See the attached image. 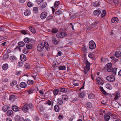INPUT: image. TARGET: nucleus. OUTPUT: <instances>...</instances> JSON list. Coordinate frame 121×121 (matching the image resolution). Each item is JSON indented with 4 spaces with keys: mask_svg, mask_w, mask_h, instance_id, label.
<instances>
[{
    "mask_svg": "<svg viewBox=\"0 0 121 121\" xmlns=\"http://www.w3.org/2000/svg\"><path fill=\"white\" fill-rule=\"evenodd\" d=\"M22 110L25 112H31L34 110V105L31 103H26L23 106Z\"/></svg>",
    "mask_w": 121,
    "mask_h": 121,
    "instance_id": "1",
    "label": "nucleus"
},
{
    "mask_svg": "<svg viewBox=\"0 0 121 121\" xmlns=\"http://www.w3.org/2000/svg\"><path fill=\"white\" fill-rule=\"evenodd\" d=\"M44 49H46L48 51H49L50 50L49 44L47 42H45L44 44L41 43L38 45L37 50L38 51L41 52Z\"/></svg>",
    "mask_w": 121,
    "mask_h": 121,
    "instance_id": "2",
    "label": "nucleus"
},
{
    "mask_svg": "<svg viewBox=\"0 0 121 121\" xmlns=\"http://www.w3.org/2000/svg\"><path fill=\"white\" fill-rule=\"evenodd\" d=\"M85 64L86 66L84 67V72L85 74H86L90 69V64L87 60L86 61Z\"/></svg>",
    "mask_w": 121,
    "mask_h": 121,
    "instance_id": "3",
    "label": "nucleus"
},
{
    "mask_svg": "<svg viewBox=\"0 0 121 121\" xmlns=\"http://www.w3.org/2000/svg\"><path fill=\"white\" fill-rule=\"evenodd\" d=\"M96 47V44L92 40L89 43V48L91 49H95Z\"/></svg>",
    "mask_w": 121,
    "mask_h": 121,
    "instance_id": "4",
    "label": "nucleus"
},
{
    "mask_svg": "<svg viewBox=\"0 0 121 121\" xmlns=\"http://www.w3.org/2000/svg\"><path fill=\"white\" fill-rule=\"evenodd\" d=\"M106 79L108 81L112 82L115 80V77L113 76H108L106 77Z\"/></svg>",
    "mask_w": 121,
    "mask_h": 121,
    "instance_id": "5",
    "label": "nucleus"
},
{
    "mask_svg": "<svg viewBox=\"0 0 121 121\" xmlns=\"http://www.w3.org/2000/svg\"><path fill=\"white\" fill-rule=\"evenodd\" d=\"M96 81L97 84L99 85H102L104 84L103 81L99 77L97 78Z\"/></svg>",
    "mask_w": 121,
    "mask_h": 121,
    "instance_id": "6",
    "label": "nucleus"
},
{
    "mask_svg": "<svg viewBox=\"0 0 121 121\" xmlns=\"http://www.w3.org/2000/svg\"><path fill=\"white\" fill-rule=\"evenodd\" d=\"M47 15V13L45 12H44L41 13L40 16V17L41 19H45Z\"/></svg>",
    "mask_w": 121,
    "mask_h": 121,
    "instance_id": "7",
    "label": "nucleus"
},
{
    "mask_svg": "<svg viewBox=\"0 0 121 121\" xmlns=\"http://www.w3.org/2000/svg\"><path fill=\"white\" fill-rule=\"evenodd\" d=\"M12 108L13 111L15 112L19 111V108L16 105H13L12 107Z\"/></svg>",
    "mask_w": 121,
    "mask_h": 121,
    "instance_id": "8",
    "label": "nucleus"
},
{
    "mask_svg": "<svg viewBox=\"0 0 121 121\" xmlns=\"http://www.w3.org/2000/svg\"><path fill=\"white\" fill-rule=\"evenodd\" d=\"M21 60L23 61H24L26 60V58L24 54H22L20 56Z\"/></svg>",
    "mask_w": 121,
    "mask_h": 121,
    "instance_id": "9",
    "label": "nucleus"
},
{
    "mask_svg": "<svg viewBox=\"0 0 121 121\" xmlns=\"http://www.w3.org/2000/svg\"><path fill=\"white\" fill-rule=\"evenodd\" d=\"M19 86L21 87L25 88L27 86V84L25 82H22L20 83Z\"/></svg>",
    "mask_w": 121,
    "mask_h": 121,
    "instance_id": "10",
    "label": "nucleus"
},
{
    "mask_svg": "<svg viewBox=\"0 0 121 121\" xmlns=\"http://www.w3.org/2000/svg\"><path fill=\"white\" fill-rule=\"evenodd\" d=\"M13 112L12 110H9L7 112V115L8 116H12L13 115Z\"/></svg>",
    "mask_w": 121,
    "mask_h": 121,
    "instance_id": "11",
    "label": "nucleus"
},
{
    "mask_svg": "<svg viewBox=\"0 0 121 121\" xmlns=\"http://www.w3.org/2000/svg\"><path fill=\"white\" fill-rule=\"evenodd\" d=\"M10 107L7 105L4 106L2 108V110L4 112L6 111L10 108Z\"/></svg>",
    "mask_w": 121,
    "mask_h": 121,
    "instance_id": "12",
    "label": "nucleus"
},
{
    "mask_svg": "<svg viewBox=\"0 0 121 121\" xmlns=\"http://www.w3.org/2000/svg\"><path fill=\"white\" fill-rule=\"evenodd\" d=\"M101 12L100 10L98 9L95 10L94 12V13L95 15L98 16L100 14Z\"/></svg>",
    "mask_w": 121,
    "mask_h": 121,
    "instance_id": "13",
    "label": "nucleus"
},
{
    "mask_svg": "<svg viewBox=\"0 0 121 121\" xmlns=\"http://www.w3.org/2000/svg\"><path fill=\"white\" fill-rule=\"evenodd\" d=\"M115 55L117 58L120 57L121 56V52L119 51H117L115 52Z\"/></svg>",
    "mask_w": 121,
    "mask_h": 121,
    "instance_id": "14",
    "label": "nucleus"
},
{
    "mask_svg": "<svg viewBox=\"0 0 121 121\" xmlns=\"http://www.w3.org/2000/svg\"><path fill=\"white\" fill-rule=\"evenodd\" d=\"M47 5V3L46 2H43L41 3L40 4V7L42 9L45 8Z\"/></svg>",
    "mask_w": 121,
    "mask_h": 121,
    "instance_id": "15",
    "label": "nucleus"
},
{
    "mask_svg": "<svg viewBox=\"0 0 121 121\" xmlns=\"http://www.w3.org/2000/svg\"><path fill=\"white\" fill-rule=\"evenodd\" d=\"M118 21V18L116 17L113 18L111 20V22L112 23L115 22L117 23Z\"/></svg>",
    "mask_w": 121,
    "mask_h": 121,
    "instance_id": "16",
    "label": "nucleus"
},
{
    "mask_svg": "<svg viewBox=\"0 0 121 121\" xmlns=\"http://www.w3.org/2000/svg\"><path fill=\"white\" fill-rule=\"evenodd\" d=\"M52 42L54 44L56 45L57 44L58 41L55 37L52 38Z\"/></svg>",
    "mask_w": 121,
    "mask_h": 121,
    "instance_id": "17",
    "label": "nucleus"
},
{
    "mask_svg": "<svg viewBox=\"0 0 121 121\" xmlns=\"http://www.w3.org/2000/svg\"><path fill=\"white\" fill-rule=\"evenodd\" d=\"M117 70V69L116 68L112 69V71L111 72L113 75H115L116 74Z\"/></svg>",
    "mask_w": 121,
    "mask_h": 121,
    "instance_id": "18",
    "label": "nucleus"
},
{
    "mask_svg": "<svg viewBox=\"0 0 121 121\" xmlns=\"http://www.w3.org/2000/svg\"><path fill=\"white\" fill-rule=\"evenodd\" d=\"M54 109L56 112H58L60 110L59 106L58 105H55L54 107Z\"/></svg>",
    "mask_w": 121,
    "mask_h": 121,
    "instance_id": "19",
    "label": "nucleus"
},
{
    "mask_svg": "<svg viewBox=\"0 0 121 121\" xmlns=\"http://www.w3.org/2000/svg\"><path fill=\"white\" fill-rule=\"evenodd\" d=\"M62 99L65 101H67L68 99V96L66 95H63L62 96Z\"/></svg>",
    "mask_w": 121,
    "mask_h": 121,
    "instance_id": "20",
    "label": "nucleus"
},
{
    "mask_svg": "<svg viewBox=\"0 0 121 121\" xmlns=\"http://www.w3.org/2000/svg\"><path fill=\"white\" fill-rule=\"evenodd\" d=\"M31 13L29 10H26L24 12L25 15L26 16H28L30 15Z\"/></svg>",
    "mask_w": 121,
    "mask_h": 121,
    "instance_id": "21",
    "label": "nucleus"
},
{
    "mask_svg": "<svg viewBox=\"0 0 121 121\" xmlns=\"http://www.w3.org/2000/svg\"><path fill=\"white\" fill-rule=\"evenodd\" d=\"M8 65L7 64H5L3 65L2 68L4 70H6L8 68Z\"/></svg>",
    "mask_w": 121,
    "mask_h": 121,
    "instance_id": "22",
    "label": "nucleus"
},
{
    "mask_svg": "<svg viewBox=\"0 0 121 121\" xmlns=\"http://www.w3.org/2000/svg\"><path fill=\"white\" fill-rule=\"evenodd\" d=\"M115 97L114 99L115 100H117L119 97L120 96V94L119 92L116 93L115 94Z\"/></svg>",
    "mask_w": 121,
    "mask_h": 121,
    "instance_id": "23",
    "label": "nucleus"
},
{
    "mask_svg": "<svg viewBox=\"0 0 121 121\" xmlns=\"http://www.w3.org/2000/svg\"><path fill=\"white\" fill-rule=\"evenodd\" d=\"M104 118L105 121H108L110 118V116L107 114H105L104 115Z\"/></svg>",
    "mask_w": 121,
    "mask_h": 121,
    "instance_id": "24",
    "label": "nucleus"
},
{
    "mask_svg": "<svg viewBox=\"0 0 121 121\" xmlns=\"http://www.w3.org/2000/svg\"><path fill=\"white\" fill-rule=\"evenodd\" d=\"M29 28L31 31L33 33H35L36 32L35 30L34 29L33 27L30 26L29 27Z\"/></svg>",
    "mask_w": 121,
    "mask_h": 121,
    "instance_id": "25",
    "label": "nucleus"
},
{
    "mask_svg": "<svg viewBox=\"0 0 121 121\" xmlns=\"http://www.w3.org/2000/svg\"><path fill=\"white\" fill-rule=\"evenodd\" d=\"M57 102L58 104L59 105H61L63 103V101L62 99L60 98H59L57 99Z\"/></svg>",
    "mask_w": 121,
    "mask_h": 121,
    "instance_id": "26",
    "label": "nucleus"
},
{
    "mask_svg": "<svg viewBox=\"0 0 121 121\" xmlns=\"http://www.w3.org/2000/svg\"><path fill=\"white\" fill-rule=\"evenodd\" d=\"M58 69L60 70H64L65 69L66 67L65 66H59Z\"/></svg>",
    "mask_w": 121,
    "mask_h": 121,
    "instance_id": "27",
    "label": "nucleus"
},
{
    "mask_svg": "<svg viewBox=\"0 0 121 121\" xmlns=\"http://www.w3.org/2000/svg\"><path fill=\"white\" fill-rule=\"evenodd\" d=\"M61 9H60L58 10L55 13L56 14V15H59L62 13L61 11Z\"/></svg>",
    "mask_w": 121,
    "mask_h": 121,
    "instance_id": "28",
    "label": "nucleus"
},
{
    "mask_svg": "<svg viewBox=\"0 0 121 121\" xmlns=\"http://www.w3.org/2000/svg\"><path fill=\"white\" fill-rule=\"evenodd\" d=\"M58 31V30L57 29L55 28H53L52 30V32L54 33H57Z\"/></svg>",
    "mask_w": 121,
    "mask_h": 121,
    "instance_id": "29",
    "label": "nucleus"
},
{
    "mask_svg": "<svg viewBox=\"0 0 121 121\" xmlns=\"http://www.w3.org/2000/svg\"><path fill=\"white\" fill-rule=\"evenodd\" d=\"M34 82L33 80H29L27 81V83L29 85H32Z\"/></svg>",
    "mask_w": 121,
    "mask_h": 121,
    "instance_id": "30",
    "label": "nucleus"
},
{
    "mask_svg": "<svg viewBox=\"0 0 121 121\" xmlns=\"http://www.w3.org/2000/svg\"><path fill=\"white\" fill-rule=\"evenodd\" d=\"M19 46L20 47H22L25 45L24 43L23 42H20L18 43Z\"/></svg>",
    "mask_w": 121,
    "mask_h": 121,
    "instance_id": "31",
    "label": "nucleus"
},
{
    "mask_svg": "<svg viewBox=\"0 0 121 121\" xmlns=\"http://www.w3.org/2000/svg\"><path fill=\"white\" fill-rule=\"evenodd\" d=\"M26 46L27 49H31L32 48V45L29 43H27L26 44Z\"/></svg>",
    "mask_w": 121,
    "mask_h": 121,
    "instance_id": "32",
    "label": "nucleus"
},
{
    "mask_svg": "<svg viewBox=\"0 0 121 121\" xmlns=\"http://www.w3.org/2000/svg\"><path fill=\"white\" fill-rule=\"evenodd\" d=\"M106 11L105 10H103L101 14L102 17H103L105 16L106 14Z\"/></svg>",
    "mask_w": 121,
    "mask_h": 121,
    "instance_id": "33",
    "label": "nucleus"
},
{
    "mask_svg": "<svg viewBox=\"0 0 121 121\" xmlns=\"http://www.w3.org/2000/svg\"><path fill=\"white\" fill-rule=\"evenodd\" d=\"M24 41L25 42L28 43L30 41V39L29 38L26 37L24 39Z\"/></svg>",
    "mask_w": 121,
    "mask_h": 121,
    "instance_id": "34",
    "label": "nucleus"
},
{
    "mask_svg": "<svg viewBox=\"0 0 121 121\" xmlns=\"http://www.w3.org/2000/svg\"><path fill=\"white\" fill-rule=\"evenodd\" d=\"M62 32H60L56 35V37L58 38L62 37Z\"/></svg>",
    "mask_w": 121,
    "mask_h": 121,
    "instance_id": "35",
    "label": "nucleus"
},
{
    "mask_svg": "<svg viewBox=\"0 0 121 121\" xmlns=\"http://www.w3.org/2000/svg\"><path fill=\"white\" fill-rule=\"evenodd\" d=\"M24 67L26 69H28L30 67V65L29 63H26L24 65Z\"/></svg>",
    "mask_w": 121,
    "mask_h": 121,
    "instance_id": "36",
    "label": "nucleus"
},
{
    "mask_svg": "<svg viewBox=\"0 0 121 121\" xmlns=\"http://www.w3.org/2000/svg\"><path fill=\"white\" fill-rule=\"evenodd\" d=\"M86 106L89 108H90L92 107L91 104L90 102H88L86 104Z\"/></svg>",
    "mask_w": 121,
    "mask_h": 121,
    "instance_id": "37",
    "label": "nucleus"
},
{
    "mask_svg": "<svg viewBox=\"0 0 121 121\" xmlns=\"http://www.w3.org/2000/svg\"><path fill=\"white\" fill-rule=\"evenodd\" d=\"M59 2L58 1H56L54 4V7H57L59 5Z\"/></svg>",
    "mask_w": 121,
    "mask_h": 121,
    "instance_id": "38",
    "label": "nucleus"
},
{
    "mask_svg": "<svg viewBox=\"0 0 121 121\" xmlns=\"http://www.w3.org/2000/svg\"><path fill=\"white\" fill-rule=\"evenodd\" d=\"M112 64L110 63H109L107 64L105 66V68H107V69L108 68H110L112 67H111Z\"/></svg>",
    "mask_w": 121,
    "mask_h": 121,
    "instance_id": "39",
    "label": "nucleus"
},
{
    "mask_svg": "<svg viewBox=\"0 0 121 121\" xmlns=\"http://www.w3.org/2000/svg\"><path fill=\"white\" fill-rule=\"evenodd\" d=\"M59 91V90L58 89H56L54 90L53 91V93L54 95H56Z\"/></svg>",
    "mask_w": 121,
    "mask_h": 121,
    "instance_id": "40",
    "label": "nucleus"
},
{
    "mask_svg": "<svg viewBox=\"0 0 121 121\" xmlns=\"http://www.w3.org/2000/svg\"><path fill=\"white\" fill-rule=\"evenodd\" d=\"M9 57L8 54H5L3 56V59L4 60H6Z\"/></svg>",
    "mask_w": 121,
    "mask_h": 121,
    "instance_id": "41",
    "label": "nucleus"
},
{
    "mask_svg": "<svg viewBox=\"0 0 121 121\" xmlns=\"http://www.w3.org/2000/svg\"><path fill=\"white\" fill-rule=\"evenodd\" d=\"M60 91L61 92H66L67 91V89L65 88H61L60 89Z\"/></svg>",
    "mask_w": 121,
    "mask_h": 121,
    "instance_id": "42",
    "label": "nucleus"
},
{
    "mask_svg": "<svg viewBox=\"0 0 121 121\" xmlns=\"http://www.w3.org/2000/svg\"><path fill=\"white\" fill-rule=\"evenodd\" d=\"M88 97L89 99H92L94 98V95L92 94H90L88 95Z\"/></svg>",
    "mask_w": 121,
    "mask_h": 121,
    "instance_id": "43",
    "label": "nucleus"
},
{
    "mask_svg": "<svg viewBox=\"0 0 121 121\" xmlns=\"http://www.w3.org/2000/svg\"><path fill=\"white\" fill-rule=\"evenodd\" d=\"M94 7H98L99 5V2H96L94 3L93 4Z\"/></svg>",
    "mask_w": 121,
    "mask_h": 121,
    "instance_id": "44",
    "label": "nucleus"
},
{
    "mask_svg": "<svg viewBox=\"0 0 121 121\" xmlns=\"http://www.w3.org/2000/svg\"><path fill=\"white\" fill-rule=\"evenodd\" d=\"M33 10L34 12L35 13L38 12V9L37 7H34L33 8Z\"/></svg>",
    "mask_w": 121,
    "mask_h": 121,
    "instance_id": "45",
    "label": "nucleus"
},
{
    "mask_svg": "<svg viewBox=\"0 0 121 121\" xmlns=\"http://www.w3.org/2000/svg\"><path fill=\"white\" fill-rule=\"evenodd\" d=\"M21 33L22 34L26 35L27 34L26 31L25 30H22L21 31Z\"/></svg>",
    "mask_w": 121,
    "mask_h": 121,
    "instance_id": "46",
    "label": "nucleus"
},
{
    "mask_svg": "<svg viewBox=\"0 0 121 121\" xmlns=\"http://www.w3.org/2000/svg\"><path fill=\"white\" fill-rule=\"evenodd\" d=\"M79 97L82 98H83L84 96V94L82 93H81L79 94Z\"/></svg>",
    "mask_w": 121,
    "mask_h": 121,
    "instance_id": "47",
    "label": "nucleus"
},
{
    "mask_svg": "<svg viewBox=\"0 0 121 121\" xmlns=\"http://www.w3.org/2000/svg\"><path fill=\"white\" fill-rule=\"evenodd\" d=\"M23 64V62L21 61L17 63V65L21 67Z\"/></svg>",
    "mask_w": 121,
    "mask_h": 121,
    "instance_id": "48",
    "label": "nucleus"
},
{
    "mask_svg": "<svg viewBox=\"0 0 121 121\" xmlns=\"http://www.w3.org/2000/svg\"><path fill=\"white\" fill-rule=\"evenodd\" d=\"M53 17V16L52 15H50L46 19L47 20H49L51 19H52Z\"/></svg>",
    "mask_w": 121,
    "mask_h": 121,
    "instance_id": "49",
    "label": "nucleus"
},
{
    "mask_svg": "<svg viewBox=\"0 0 121 121\" xmlns=\"http://www.w3.org/2000/svg\"><path fill=\"white\" fill-rule=\"evenodd\" d=\"M23 52L25 54H26L28 52L27 49L26 48H24L22 50Z\"/></svg>",
    "mask_w": 121,
    "mask_h": 121,
    "instance_id": "50",
    "label": "nucleus"
},
{
    "mask_svg": "<svg viewBox=\"0 0 121 121\" xmlns=\"http://www.w3.org/2000/svg\"><path fill=\"white\" fill-rule=\"evenodd\" d=\"M20 118V116L18 115H17L15 117V120L16 121H17Z\"/></svg>",
    "mask_w": 121,
    "mask_h": 121,
    "instance_id": "51",
    "label": "nucleus"
},
{
    "mask_svg": "<svg viewBox=\"0 0 121 121\" xmlns=\"http://www.w3.org/2000/svg\"><path fill=\"white\" fill-rule=\"evenodd\" d=\"M35 91V90L34 89H31L28 91V92L29 94H31L33 93V92L34 91Z\"/></svg>",
    "mask_w": 121,
    "mask_h": 121,
    "instance_id": "52",
    "label": "nucleus"
},
{
    "mask_svg": "<svg viewBox=\"0 0 121 121\" xmlns=\"http://www.w3.org/2000/svg\"><path fill=\"white\" fill-rule=\"evenodd\" d=\"M113 1L115 5H117L119 3V0H113Z\"/></svg>",
    "mask_w": 121,
    "mask_h": 121,
    "instance_id": "53",
    "label": "nucleus"
},
{
    "mask_svg": "<svg viewBox=\"0 0 121 121\" xmlns=\"http://www.w3.org/2000/svg\"><path fill=\"white\" fill-rule=\"evenodd\" d=\"M94 56V55L92 54H90L88 55V56L90 58L92 59L93 58V57Z\"/></svg>",
    "mask_w": 121,
    "mask_h": 121,
    "instance_id": "54",
    "label": "nucleus"
},
{
    "mask_svg": "<svg viewBox=\"0 0 121 121\" xmlns=\"http://www.w3.org/2000/svg\"><path fill=\"white\" fill-rule=\"evenodd\" d=\"M28 6L29 7H31L32 6V4L30 2H28L27 4Z\"/></svg>",
    "mask_w": 121,
    "mask_h": 121,
    "instance_id": "55",
    "label": "nucleus"
},
{
    "mask_svg": "<svg viewBox=\"0 0 121 121\" xmlns=\"http://www.w3.org/2000/svg\"><path fill=\"white\" fill-rule=\"evenodd\" d=\"M17 83V81H16V80L13 81L12 82V83L13 84V85H11V86H13L14 85H15Z\"/></svg>",
    "mask_w": 121,
    "mask_h": 121,
    "instance_id": "56",
    "label": "nucleus"
},
{
    "mask_svg": "<svg viewBox=\"0 0 121 121\" xmlns=\"http://www.w3.org/2000/svg\"><path fill=\"white\" fill-rule=\"evenodd\" d=\"M67 35V33L62 32V37H64L66 36Z\"/></svg>",
    "mask_w": 121,
    "mask_h": 121,
    "instance_id": "57",
    "label": "nucleus"
},
{
    "mask_svg": "<svg viewBox=\"0 0 121 121\" xmlns=\"http://www.w3.org/2000/svg\"><path fill=\"white\" fill-rule=\"evenodd\" d=\"M113 69V68L111 67L110 68H108L107 69V70L108 72H111V71H112V69Z\"/></svg>",
    "mask_w": 121,
    "mask_h": 121,
    "instance_id": "58",
    "label": "nucleus"
},
{
    "mask_svg": "<svg viewBox=\"0 0 121 121\" xmlns=\"http://www.w3.org/2000/svg\"><path fill=\"white\" fill-rule=\"evenodd\" d=\"M58 118L59 119V120H61L63 119V117L62 115H60L58 116Z\"/></svg>",
    "mask_w": 121,
    "mask_h": 121,
    "instance_id": "59",
    "label": "nucleus"
},
{
    "mask_svg": "<svg viewBox=\"0 0 121 121\" xmlns=\"http://www.w3.org/2000/svg\"><path fill=\"white\" fill-rule=\"evenodd\" d=\"M15 98V96L13 95H11L10 96V100H11L12 99H14Z\"/></svg>",
    "mask_w": 121,
    "mask_h": 121,
    "instance_id": "60",
    "label": "nucleus"
},
{
    "mask_svg": "<svg viewBox=\"0 0 121 121\" xmlns=\"http://www.w3.org/2000/svg\"><path fill=\"white\" fill-rule=\"evenodd\" d=\"M47 104L49 105H50L51 104V101L49 100H48L47 102Z\"/></svg>",
    "mask_w": 121,
    "mask_h": 121,
    "instance_id": "61",
    "label": "nucleus"
},
{
    "mask_svg": "<svg viewBox=\"0 0 121 121\" xmlns=\"http://www.w3.org/2000/svg\"><path fill=\"white\" fill-rule=\"evenodd\" d=\"M16 58L14 56H12L11 57V60H14Z\"/></svg>",
    "mask_w": 121,
    "mask_h": 121,
    "instance_id": "62",
    "label": "nucleus"
},
{
    "mask_svg": "<svg viewBox=\"0 0 121 121\" xmlns=\"http://www.w3.org/2000/svg\"><path fill=\"white\" fill-rule=\"evenodd\" d=\"M19 121H25V120L24 119L23 117H21L19 119Z\"/></svg>",
    "mask_w": 121,
    "mask_h": 121,
    "instance_id": "63",
    "label": "nucleus"
},
{
    "mask_svg": "<svg viewBox=\"0 0 121 121\" xmlns=\"http://www.w3.org/2000/svg\"><path fill=\"white\" fill-rule=\"evenodd\" d=\"M74 116H72L71 117L70 119H69V121H72V120H73V118H74Z\"/></svg>",
    "mask_w": 121,
    "mask_h": 121,
    "instance_id": "64",
    "label": "nucleus"
}]
</instances>
